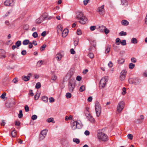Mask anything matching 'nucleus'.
<instances>
[{
  "label": "nucleus",
  "instance_id": "obj_2",
  "mask_svg": "<svg viewBox=\"0 0 147 147\" xmlns=\"http://www.w3.org/2000/svg\"><path fill=\"white\" fill-rule=\"evenodd\" d=\"M95 109L96 114L97 117H99L101 112V108L99 103L96 101L95 103Z\"/></svg>",
  "mask_w": 147,
  "mask_h": 147
},
{
  "label": "nucleus",
  "instance_id": "obj_18",
  "mask_svg": "<svg viewBox=\"0 0 147 147\" xmlns=\"http://www.w3.org/2000/svg\"><path fill=\"white\" fill-rule=\"evenodd\" d=\"M62 58V56L60 54L57 55L55 58L58 60H60Z\"/></svg>",
  "mask_w": 147,
  "mask_h": 147
},
{
  "label": "nucleus",
  "instance_id": "obj_63",
  "mask_svg": "<svg viewBox=\"0 0 147 147\" xmlns=\"http://www.w3.org/2000/svg\"><path fill=\"white\" fill-rule=\"evenodd\" d=\"M92 96H89L88 99V102H91L92 100Z\"/></svg>",
  "mask_w": 147,
  "mask_h": 147
},
{
  "label": "nucleus",
  "instance_id": "obj_47",
  "mask_svg": "<svg viewBox=\"0 0 147 147\" xmlns=\"http://www.w3.org/2000/svg\"><path fill=\"white\" fill-rule=\"evenodd\" d=\"M24 109L26 112H28L29 110V108L28 106L27 105H26L25 106Z\"/></svg>",
  "mask_w": 147,
  "mask_h": 147
},
{
  "label": "nucleus",
  "instance_id": "obj_38",
  "mask_svg": "<svg viewBox=\"0 0 147 147\" xmlns=\"http://www.w3.org/2000/svg\"><path fill=\"white\" fill-rule=\"evenodd\" d=\"M47 45L45 44H44L42 45L40 48V50L41 51H43L45 49V48L46 47Z\"/></svg>",
  "mask_w": 147,
  "mask_h": 147
},
{
  "label": "nucleus",
  "instance_id": "obj_51",
  "mask_svg": "<svg viewBox=\"0 0 147 147\" xmlns=\"http://www.w3.org/2000/svg\"><path fill=\"white\" fill-rule=\"evenodd\" d=\"M77 33L78 35H81L82 34V32L81 30H80L78 29L77 30Z\"/></svg>",
  "mask_w": 147,
  "mask_h": 147
},
{
  "label": "nucleus",
  "instance_id": "obj_25",
  "mask_svg": "<svg viewBox=\"0 0 147 147\" xmlns=\"http://www.w3.org/2000/svg\"><path fill=\"white\" fill-rule=\"evenodd\" d=\"M11 134L13 137H15L16 135V131L15 130H13L11 132Z\"/></svg>",
  "mask_w": 147,
  "mask_h": 147
},
{
  "label": "nucleus",
  "instance_id": "obj_12",
  "mask_svg": "<svg viewBox=\"0 0 147 147\" xmlns=\"http://www.w3.org/2000/svg\"><path fill=\"white\" fill-rule=\"evenodd\" d=\"M97 11L101 15H103L105 11L104 9V5H102L101 7H98Z\"/></svg>",
  "mask_w": 147,
  "mask_h": 147
},
{
  "label": "nucleus",
  "instance_id": "obj_52",
  "mask_svg": "<svg viewBox=\"0 0 147 147\" xmlns=\"http://www.w3.org/2000/svg\"><path fill=\"white\" fill-rule=\"evenodd\" d=\"M110 51V48L109 47H107L105 53H108Z\"/></svg>",
  "mask_w": 147,
  "mask_h": 147
},
{
  "label": "nucleus",
  "instance_id": "obj_64",
  "mask_svg": "<svg viewBox=\"0 0 147 147\" xmlns=\"http://www.w3.org/2000/svg\"><path fill=\"white\" fill-rule=\"evenodd\" d=\"M113 47L114 49L115 50V51H117L118 50V47L117 46H115V45H113Z\"/></svg>",
  "mask_w": 147,
  "mask_h": 147
},
{
  "label": "nucleus",
  "instance_id": "obj_37",
  "mask_svg": "<svg viewBox=\"0 0 147 147\" xmlns=\"http://www.w3.org/2000/svg\"><path fill=\"white\" fill-rule=\"evenodd\" d=\"M53 118L52 117L49 118L47 119V121L48 123L52 122Z\"/></svg>",
  "mask_w": 147,
  "mask_h": 147
},
{
  "label": "nucleus",
  "instance_id": "obj_1",
  "mask_svg": "<svg viewBox=\"0 0 147 147\" xmlns=\"http://www.w3.org/2000/svg\"><path fill=\"white\" fill-rule=\"evenodd\" d=\"M76 19L79 20V22L82 24H84L87 21V18L85 17L83 13L80 11L76 13Z\"/></svg>",
  "mask_w": 147,
  "mask_h": 147
},
{
  "label": "nucleus",
  "instance_id": "obj_43",
  "mask_svg": "<svg viewBox=\"0 0 147 147\" xmlns=\"http://www.w3.org/2000/svg\"><path fill=\"white\" fill-rule=\"evenodd\" d=\"M96 28V27L95 26H91L90 28V29L92 31L94 30Z\"/></svg>",
  "mask_w": 147,
  "mask_h": 147
},
{
  "label": "nucleus",
  "instance_id": "obj_46",
  "mask_svg": "<svg viewBox=\"0 0 147 147\" xmlns=\"http://www.w3.org/2000/svg\"><path fill=\"white\" fill-rule=\"evenodd\" d=\"M45 136L42 135H41V134L40 135V138H39V139L40 140H42L44 139L45 137Z\"/></svg>",
  "mask_w": 147,
  "mask_h": 147
},
{
  "label": "nucleus",
  "instance_id": "obj_41",
  "mask_svg": "<svg viewBox=\"0 0 147 147\" xmlns=\"http://www.w3.org/2000/svg\"><path fill=\"white\" fill-rule=\"evenodd\" d=\"M88 56L91 59H92L94 57V55L93 53H89L88 54Z\"/></svg>",
  "mask_w": 147,
  "mask_h": 147
},
{
  "label": "nucleus",
  "instance_id": "obj_40",
  "mask_svg": "<svg viewBox=\"0 0 147 147\" xmlns=\"http://www.w3.org/2000/svg\"><path fill=\"white\" fill-rule=\"evenodd\" d=\"M29 28V26L28 24H26L23 26V29L26 30H28Z\"/></svg>",
  "mask_w": 147,
  "mask_h": 147
},
{
  "label": "nucleus",
  "instance_id": "obj_58",
  "mask_svg": "<svg viewBox=\"0 0 147 147\" xmlns=\"http://www.w3.org/2000/svg\"><path fill=\"white\" fill-rule=\"evenodd\" d=\"M57 76H56L54 75L52 77L51 79L52 80L55 81L57 79Z\"/></svg>",
  "mask_w": 147,
  "mask_h": 147
},
{
  "label": "nucleus",
  "instance_id": "obj_19",
  "mask_svg": "<svg viewBox=\"0 0 147 147\" xmlns=\"http://www.w3.org/2000/svg\"><path fill=\"white\" fill-rule=\"evenodd\" d=\"M42 100L45 102H47L48 100V98L45 96H44L42 98Z\"/></svg>",
  "mask_w": 147,
  "mask_h": 147
},
{
  "label": "nucleus",
  "instance_id": "obj_56",
  "mask_svg": "<svg viewBox=\"0 0 147 147\" xmlns=\"http://www.w3.org/2000/svg\"><path fill=\"white\" fill-rule=\"evenodd\" d=\"M5 122L4 120H2L1 122V124L2 126H4L5 124Z\"/></svg>",
  "mask_w": 147,
  "mask_h": 147
},
{
  "label": "nucleus",
  "instance_id": "obj_61",
  "mask_svg": "<svg viewBox=\"0 0 147 147\" xmlns=\"http://www.w3.org/2000/svg\"><path fill=\"white\" fill-rule=\"evenodd\" d=\"M12 82L15 83H16L18 82L17 78H14L12 80Z\"/></svg>",
  "mask_w": 147,
  "mask_h": 147
},
{
  "label": "nucleus",
  "instance_id": "obj_30",
  "mask_svg": "<svg viewBox=\"0 0 147 147\" xmlns=\"http://www.w3.org/2000/svg\"><path fill=\"white\" fill-rule=\"evenodd\" d=\"M109 30L105 27L103 30V32H105L106 34H107L109 32Z\"/></svg>",
  "mask_w": 147,
  "mask_h": 147
},
{
  "label": "nucleus",
  "instance_id": "obj_6",
  "mask_svg": "<svg viewBox=\"0 0 147 147\" xmlns=\"http://www.w3.org/2000/svg\"><path fill=\"white\" fill-rule=\"evenodd\" d=\"M75 86V83L74 82L71 80L69 81L68 83V89L70 92H73L74 90Z\"/></svg>",
  "mask_w": 147,
  "mask_h": 147
},
{
  "label": "nucleus",
  "instance_id": "obj_7",
  "mask_svg": "<svg viewBox=\"0 0 147 147\" xmlns=\"http://www.w3.org/2000/svg\"><path fill=\"white\" fill-rule=\"evenodd\" d=\"M124 106V102L123 101H121L118 103L117 107V110L118 112L120 113L121 112Z\"/></svg>",
  "mask_w": 147,
  "mask_h": 147
},
{
  "label": "nucleus",
  "instance_id": "obj_45",
  "mask_svg": "<svg viewBox=\"0 0 147 147\" xmlns=\"http://www.w3.org/2000/svg\"><path fill=\"white\" fill-rule=\"evenodd\" d=\"M37 118V116L36 115H33L31 117V119L33 120H35Z\"/></svg>",
  "mask_w": 147,
  "mask_h": 147
},
{
  "label": "nucleus",
  "instance_id": "obj_33",
  "mask_svg": "<svg viewBox=\"0 0 147 147\" xmlns=\"http://www.w3.org/2000/svg\"><path fill=\"white\" fill-rule=\"evenodd\" d=\"M120 43L123 46L125 45H126V40H123L121 41Z\"/></svg>",
  "mask_w": 147,
  "mask_h": 147
},
{
  "label": "nucleus",
  "instance_id": "obj_39",
  "mask_svg": "<svg viewBox=\"0 0 147 147\" xmlns=\"http://www.w3.org/2000/svg\"><path fill=\"white\" fill-rule=\"evenodd\" d=\"M32 35L34 38H36L38 36V34L37 32H35L33 33Z\"/></svg>",
  "mask_w": 147,
  "mask_h": 147
},
{
  "label": "nucleus",
  "instance_id": "obj_4",
  "mask_svg": "<svg viewBox=\"0 0 147 147\" xmlns=\"http://www.w3.org/2000/svg\"><path fill=\"white\" fill-rule=\"evenodd\" d=\"M97 136L99 140L103 141H107L108 138L107 135L102 132L98 133L97 134Z\"/></svg>",
  "mask_w": 147,
  "mask_h": 147
},
{
  "label": "nucleus",
  "instance_id": "obj_11",
  "mask_svg": "<svg viewBox=\"0 0 147 147\" xmlns=\"http://www.w3.org/2000/svg\"><path fill=\"white\" fill-rule=\"evenodd\" d=\"M14 0H6L4 3L6 6H12L13 5Z\"/></svg>",
  "mask_w": 147,
  "mask_h": 147
},
{
  "label": "nucleus",
  "instance_id": "obj_48",
  "mask_svg": "<svg viewBox=\"0 0 147 147\" xmlns=\"http://www.w3.org/2000/svg\"><path fill=\"white\" fill-rule=\"evenodd\" d=\"M78 39H76V40L74 41V45L75 46L77 45L78 43Z\"/></svg>",
  "mask_w": 147,
  "mask_h": 147
},
{
  "label": "nucleus",
  "instance_id": "obj_36",
  "mask_svg": "<svg viewBox=\"0 0 147 147\" xmlns=\"http://www.w3.org/2000/svg\"><path fill=\"white\" fill-rule=\"evenodd\" d=\"M41 86V85L40 83L38 82L36 84L35 86V88L37 89H38Z\"/></svg>",
  "mask_w": 147,
  "mask_h": 147
},
{
  "label": "nucleus",
  "instance_id": "obj_23",
  "mask_svg": "<svg viewBox=\"0 0 147 147\" xmlns=\"http://www.w3.org/2000/svg\"><path fill=\"white\" fill-rule=\"evenodd\" d=\"M29 40L28 39H26L24 40L23 42V44L24 45H27L28 44L29 42Z\"/></svg>",
  "mask_w": 147,
  "mask_h": 147
},
{
  "label": "nucleus",
  "instance_id": "obj_54",
  "mask_svg": "<svg viewBox=\"0 0 147 147\" xmlns=\"http://www.w3.org/2000/svg\"><path fill=\"white\" fill-rule=\"evenodd\" d=\"M49 102H54L55 101V100L53 98L51 97L49 98Z\"/></svg>",
  "mask_w": 147,
  "mask_h": 147
},
{
  "label": "nucleus",
  "instance_id": "obj_35",
  "mask_svg": "<svg viewBox=\"0 0 147 147\" xmlns=\"http://www.w3.org/2000/svg\"><path fill=\"white\" fill-rule=\"evenodd\" d=\"M73 141L74 142L77 144H79L80 142V140L78 138H74Z\"/></svg>",
  "mask_w": 147,
  "mask_h": 147
},
{
  "label": "nucleus",
  "instance_id": "obj_3",
  "mask_svg": "<svg viewBox=\"0 0 147 147\" xmlns=\"http://www.w3.org/2000/svg\"><path fill=\"white\" fill-rule=\"evenodd\" d=\"M140 80L138 78H131L128 79V82L129 83L134 85L139 84L140 82Z\"/></svg>",
  "mask_w": 147,
  "mask_h": 147
},
{
  "label": "nucleus",
  "instance_id": "obj_20",
  "mask_svg": "<svg viewBox=\"0 0 147 147\" xmlns=\"http://www.w3.org/2000/svg\"><path fill=\"white\" fill-rule=\"evenodd\" d=\"M121 40L118 38H117L115 40V43L117 45H119L120 44Z\"/></svg>",
  "mask_w": 147,
  "mask_h": 147
},
{
  "label": "nucleus",
  "instance_id": "obj_60",
  "mask_svg": "<svg viewBox=\"0 0 147 147\" xmlns=\"http://www.w3.org/2000/svg\"><path fill=\"white\" fill-rule=\"evenodd\" d=\"M57 28H59V30L60 31H62V30H63V28L61 25H58V26H57Z\"/></svg>",
  "mask_w": 147,
  "mask_h": 147
},
{
  "label": "nucleus",
  "instance_id": "obj_24",
  "mask_svg": "<svg viewBox=\"0 0 147 147\" xmlns=\"http://www.w3.org/2000/svg\"><path fill=\"white\" fill-rule=\"evenodd\" d=\"M47 133V131L46 130H44L42 131L40 134L46 136Z\"/></svg>",
  "mask_w": 147,
  "mask_h": 147
},
{
  "label": "nucleus",
  "instance_id": "obj_28",
  "mask_svg": "<svg viewBox=\"0 0 147 147\" xmlns=\"http://www.w3.org/2000/svg\"><path fill=\"white\" fill-rule=\"evenodd\" d=\"M127 35V33L125 32H124L123 31H121L119 33V35L120 36H125Z\"/></svg>",
  "mask_w": 147,
  "mask_h": 147
},
{
  "label": "nucleus",
  "instance_id": "obj_22",
  "mask_svg": "<svg viewBox=\"0 0 147 147\" xmlns=\"http://www.w3.org/2000/svg\"><path fill=\"white\" fill-rule=\"evenodd\" d=\"M16 45L17 46V48L18 49V47L21 45V42L20 40H18L15 43Z\"/></svg>",
  "mask_w": 147,
  "mask_h": 147
},
{
  "label": "nucleus",
  "instance_id": "obj_29",
  "mask_svg": "<svg viewBox=\"0 0 147 147\" xmlns=\"http://www.w3.org/2000/svg\"><path fill=\"white\" fill-rule=\"evenodd\" d=\"M42 18H40L38 19H37L36 20V23L37 24H40L42 22Z\"/></svg>",
  "mask_w": 147,
  "mask_h": 147
},
{
  "label": "nucleus",
  "instance_id": "obj_17",
  "mask_svg": "<svg viewBox=\"0 0 147 147\" xmlns=\"http://www.w3.org/2000/svg\"><path fill=\"white\" fill-rule=\"evenodd\" d=\"M121 2L123 5L126 6L127 5V2L126 0H121Z\"/></svg>",
  "mask_w": 147,
  "mask_h": 147
},
{
  "label": "nucleus",
  "instance_id": "obj_50",
  "mask_svg": "<svg viewBox=\"0 0 147 147\" xmlns=\"http://www.w3.org/2000/svg\"><path fill=\"white\" fill-rule=\"evenodd\" d=\"M6 95V93L5 92H4L2 94L1 96V97L2 99H4L5 98V96Z\"/></svg>",
  "mask_w": 147,
  "mask_h": 147
},
{
  "label": "nucleus",
  "instance_id": "obj_42",
  "mask_svg": "<svg viewBox=\"0 0 147 147\" xmlns=\"http://www.w3.org/2000/svg\"><path fill=\"white\" fill-rule=\"evenodd\" d=\"M40 95L39 94L37 93L35 96L34 97V99L35 100H38L39 97Z\"/></svg>",
  "mask_w": 147,
  "mask_h": 147
},
{
  "label": "nucleus",
  "instance_id": "obj_10",
  "mask_svg": "<svg viewBox=\"0 0 147 147\" xmlns=\"http://www.w3.org/2000/svg\"><path fill=\"white\" fill-rule=\"evenodd\" d=\"M126 71L125 70H122L121 72L120 79L121 80H123L125 77Z\"/></svg>",
  "mask_w": 147,
  "mask_h": 147
},
{
  "label": "nucleus",
  "instance_id": "obj_53",
  "mask_svg": "<svg viewBox=\"0 0 147 147\" xmlns=\"http://www.w3.org/2000/svg\"><path fill=\"white\" fill-rule=\"evenodd\" d=\"M26 51L25 50H22L21 51V54L22 55H26Z\"/></svg>",
  "mask_w": 147,
  "mask_h": 147
},
{
  "label": "nucleus",
  "instance_id": "obj_15",
  "mask_svg": "<svg viewBox=\"0 0 147 147\" xmlns=\"http://www.w3.org/2000/svg\"><path fill=\"white\" fill-rule=\"evenodd\" d=\"M121 24L123 26H127L129 24V22L126 20H123L121 21Z\"/></svg>",
  "mask_w": 147,
  "mask_h": 147
},
{
  "label": "nucleus",
  "instance_id": "obj_26",
  "mask_svg": "<svg viewBox=\"0 0 147 147\" xmlns=\"http://www.w3.org/2000/svg\"><path fill=\"white\" fill-rule=\"evenodd\" d=\"M131 42L133 44H136L138 42V41L136 38H133L131 39Z\"/></svg>",
  "mask_w": 147,
  "mask_h": 147
},
{
  "label": "nucleus",
  "instance_id": "obj_32",
  "mask_svg": "<svg viewBox=\"0 0 147 147\" xmlns=\"http://www.w3.org/2000/svg\"><path fill=\"white\" fill-rule=\"evenodd\" d=\"M18 117L19 118H21L23 117V114L22 111V110H20L19 111V113L18 115Z\"/></svg>",
  "mask_w": 147,
  "mask_h": 147
},
{
  "label": "nucleus",
  "instance_id": "obj_55",
  "mask_svg": "<svg viewBox=\"0 0 147 147\" xmlns=\"http://www.w3.org/2000/svg\"><path fill=\"white\" fill-rule=\"evenodd\" d=\"M131 61L132 62L135 63L136 62V60L135 58L133 57L131 59Z\"/></svg>",
  "mask_w": 147,
  "mask_h": 147
},
{
  "label": "nucleus",
  "instance_id": "obj_13",
  "mask_svg": "<svg viewBox=\"0 0 147 147\" xmlns=\"http://www.w3.org/2000/svg\"><path fill=\"white\" fill-rule=\"evenodd\" d=\"M68 30L67 29H64L62 33V36L63 37H65L68 34Z\"/></svg>",
  "mask_w": 147,
  "mask_h": 147
},
{
  "label": "nucleus",
  "instance_id": "obj_8",
  "mask_svg": "<svg viewBox=\"0 0 147 147\" xmlns=\"http://www.w3.org/2000/svg\"><path fill=\"white\" fill-rule=\"evenodd\" d=\"M108 80V77H103L101 79L100 82V84L101 85L102 88L104 87L105 86Z\"/></svg>",
  "mask_w": 147,
  "mask_h": 147
},
{
  "label": "nucleus",
  "instance_id": "obj_62",
  "mask_svg": "<svg viewBox=\"0 0 147 147\" xmlns=\"http://www.w3.org/2000/svg\"><path fill=\"white\" fill-rule=\"evenodd\" d=\"M89 0H84L83 1L84 4V5H86L88 3Z\"/></svg>",
  "mask_w": 147,
  "mask_h": 147
},
{
  "label": "nucleus",
  "instance_id": "obj_5",
  "mask_svg": "<svg viewBox=\"0 0 147 147\" xmlns=\"http://www.w3.org/2000/svg\"><path fill=\"white\" fill-rule=\"evenodd\" d=\"M71 126L73 130H75L76 129H80L82 127L81 125L76 121L71 123Z\"/></svg>",
  "mask_w": 147,
  "mask_h": 147
},
{
  "label": "nucleus",
  "instance_id": "obj_31",
  "mask_svg": "<svg viewBox=\"0 0 147 147\" xmlns=\"http://www.w3.org/2000/svg\"><path fill=\"white\" fill-rule=\"evenodd\" d=\"M135 66V65L132 63H130L129 64V68L130 69H133V68Z\"/></svg>",
  "mask_w": 147,
  "mask_h": 147
},
{
  "label": "nucleus",
  "instance_id": "obj_27",
  "mask_svg": "<svg viewBox=\"0 0 147 147\" xmlns=\"http://www.w3.org/2000/svg\"><path fill=\"white\" fill-rule=\"evenodd\" d=\"M85 90V86L84 85H82L80 88L79 91L80 92H82Z\"/></svg>",
  "mask_w": 147,
  "mask_h": 147
},
{
  "label": "nucleus",
  "instance_id": "obj_21",
  "mask_svg": "<svg viewBox=\"0 0 147 147\" xmlns=\"http://www.w3.org/2000/svg\"><path fill=\"white\" fill-rule=\"evenodd\" d=\"M125 61L124 59L123 58H120L118 61V63L119 64H121L123 63Z\"/></svg>",
  "mask_w": 147,
  "mask_h": 147
},
{
  "label": "nucleus",
  "instance_id": "obj_57",
  "mask_svg": "<svg viewBox=\"0 0 147 147\" xmlns=\"http://www.w3.org/2000/svg\"><path fill=\"white\" fill-rule=\"evenodd\" d=\"M81 79H82V78L80 76H78L76 78V80L79 81H80L81 80Z\"/></svg>",
  "mask_w": 147,
  "mask_h": 147
},
{
  "label": "nucleus",
  "instance_id": "obj_16",
  "mask_svg": "<svg viewBox=\"0 0 147 147\" xmlns=\"http://www.w3.org/2000/svg\"><path fill=\"white\" fill-rule=\"evenodd\" d=\"M105 26L103 25L100 26L98 27V30L101 32H103V30L105 28Z\"/></svg>",
  "mask_w": 147,
  "mask_h": 147
},
{
  "label": "nucleus",
  "instance_id": "obj_9",
  "mask_svg": "<svg viewBox=\"0 0 147 147\" xmlns=\"http://www.w3.org/2000/svg\"><path fill=\"white\" fill-rule=\"evenodd\" d=\"M85 115L87 118L91 122H94V119L93 117L90 114V112H87L85 113Z\"/></svg>",
  "mask_w": 147,
  "mask_h": 147
},
{
  "label": "nucleus",
  "instance_id": "obj_34",
  "mask_svg": "<svg viewBox=\"0 0 147 147\" xmlns=\"http://www.w3.org/2000/svg\"><path fill=\"white\" fill-rule=\"evenodd\" d=\"M66 96L67 98H69L71 96V93L67 92L66 93Z\"/></svg>",
  "mask_w": 147,
  "mask_h": 147
},
{
  "label": "nucleus",
  "instance_id": "obj_14",
  "mask_svg": "<svg viewBox=\"0 0 147 147\" xmlns=\"http://www.w3.org/2000/svg\"><path fill=\"white\" fill-rule=\"evenodd\" d=\"M30 77L29 76H24L22 77L23 80L25 81H27L29 80Z\"/></svg>",
  "mask_w": 147,
  "mask_h": 147
},
{
  "label": "nucleus",
  "instance_id": "obj_44",
  "mask_svg": "<svg viewBox=\"0 0 147 147\" xmlns=\"http://www.w3.org/2000/svg\"><path fill=\"white\" fill-rule=\"evenodd\" d=\"M128 138L130 140H132L133 138V135L131 134H129L127 135Z\"/></svg>",
  "mask_w": 147,
  "mask_h": 147
},
{
  "label": "nucleus",
  "instance_id": "obj_59",
  "mask_svg": "<svg viewBox=\"0 0 147 147\" xmlns=\"http://www.w3.org/2000/svg\"><path fill=\"white\" fill-rule=\"evenodd\" d=\"M28 47L30 49H31L33 47L32 43L31 42H29Z\"/></svg>",
  "mask_w": 147,
  "mask_h": 147
},
{
  "label": "nucleus",
  "instance_id": "obj_49",
  "mask_svg": "<svg viewBox=\"0 0 147 147\" xmlns=\"http://www.w3.org/2000/svg\"><path fill=\"white\" fill-rule=\"evenodd\" d=\"M126 88L124 87L122 89L123 92H122V94L123 95H124L126 93Z\"/></svg>",
  "mask_w": 147,
  "mask_h": 147
}]
</instances>
